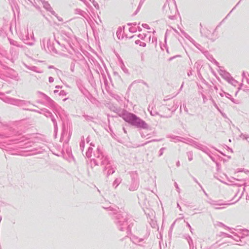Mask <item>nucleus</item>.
Returning <instances> with one entry per match:
<instances>
[{
	"label": "nucleus",
	"instance_id": "nucleus-1",
	"mask_svg": "<svg viewBox=\"0 0 249 249\" xmlns=\"http://www.w3.org/2000/svg\"><path fill=\"white\" fill-rule=\"evenodd\" d=\"M125 119L127 121L131 123H137L140 120L139 118L137 117L134 114L131 113L128 114Z\"/></svg>",
	"mask_w": 249,
	"mask_h": 249
}]
</instances>
